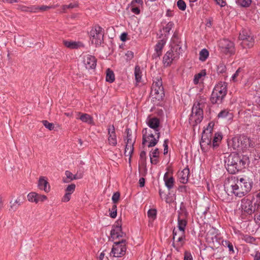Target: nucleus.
<instances>
[{
	"label": "nucleus",
	"instance_id": "57",
	"mask_svg": "<svg viewBox=\"0 0 260 260\" xmlns=\"http://www.w3.org/2000/svg\"><path fill=\"white\" fill-rule=\"evenodd\" d=\"M240 72V68H239L236 72V73L232 76L231 80L235 82L237 81L236 78L238 76Z\"/></svg>",
	"mask_w": 260,
	"mask_h": 260
},
{
	"label": "nucleus",
	"instance_id": "56",
	"mask_svg": "<svg viewBox=\"0 0 260 260\" xmlns=\"http://www.w3.org/2000/svg\"><path fill=\"white\" fill-rule=\"evenodd\" d=\"M51 8H52V7L50 6H44V5H43L41 6H39V12H44V11H47Z\"/></svg>",
	"mask_w": 260,
	"mask_h": 260
},
{
	"label": "nucleus",
	"instance_id": "59",
	"mask_svg": "<svg viewBox=\"0 0 260 260\" xmlns=\"http://www.w3.org/2000/svg\"><path fill=\"white\" fill-rule=\"evenodd\" d=\"M131 11L133 13L136 14H139L140 12V10L138 7L132 8Z\"/></svg>",
	"mask_w": 260,
	"mask_h": 260
},
{
	"label": "nucleus",
	"instance_id": "14",
	"mask_svg": "<svg viewBox=\"0 0 260 260\" xmlns=\"http://www.w3.org/2000/svg\"><path fill=\"white\" fill-rule=\"evenodd\" d=\"M214 123L213 122H210L208 123V125L206 129L203 132L202 137V141L201 142V146L202 147L204 145H209L211 143V139L208 138V134L211 137L213 127Z\"/></svg>",
	"mask_w": 260,
	"mask_h": 260
},
{
	"label": "nucleus",
	"instance_id": "1",
	"mask_svg": "<svg viewBox=\"0 0 260 260\" xmlns=\"http://www.w3.org/2000/svg\"><path fill=\"white\" fill-rule=\"evenodd\" d=\"M232 147L234 150L238 151H245L254 145V143L245 135H236L232 139Z\"/></svg>",
	"mask_w": 260,
	"mask_h": 260
},
{
	"label": "nucleus",
	"instance_id": "29",
	"mask_svg": "<svg viewBox=\"0 0 260 260\" xmlns=\"http://www.w3.org/2000/svg\"><path fill=\"white\" fill-rule=\"evenodd\" d=\"M78 115L79 116L77 118L80 119L82 122L88 124L93 123V119L89 114L79 113Z\"/></svg>",
	"mask_w": 260,
	"mask_h": 260
},
{
	"label": "nucleus",
	"instance_id": "7",
	"mask_svg": "<svg viewBox=\"0 0 260 260\" xmlns=\"http://www.w3.org/2000/svg\"><path fill=\"white\" fill-rule=\"evenodd\" d=\"M126 250V241L122 239L114 243L111 252L109 253L113 257H121L125 254Z\"/></svg>",
	"mask_w": 260,
	"mask_h": 260
},
{
	"label": "nucleus",
	"instance_id": "50",
	"mask_svg": "<svg viewBox=\"0 0 260 260\" xmlns=\"http://www.w3.org/2000/svg\"><path fill=\"white\" fill-rule=\"evenodd\" d=\"M243 239L248 243H253L255 239L253 237L250 236L249 235H245L244 236Z\"/></svg>",
	"mask_w": 260,
	"mask_h": 260
},
{
	"label": "nucleus",
	"instance_id": "64",
	"mask_svg": "<svg viewBox=\"0 0 260 260\" xmlns=\"http://www.w3.org/2000/svg\"><path fill=\"white\" fill-rule=\"evenodd\" d=\"M109 211L111 212L110 213V217L113 218H115L117 216V211H111L110 210Z\"/></svg>",
	"mask_w": 260,
	"mask_h": 260
},
{
	"label": "nucleus",
	"instance_id": "22",
	"mask_svg": "<svg viewBox=\"0 0 260 260\" xmlns=\"http://www.w3.org/2000/svg\"><path fill=\"white\" fill-rule=\"evenodd\" d=\"M124 235V234L122 232L120 226L116 225L114 226L111 231V236L113 240L119 239L120 237L122 238Z\"/></svg>",
	"mask_w": 260,
	"mask_h": 260
},
{
	"label": "nucleus",
	"instance_id": "12",
	"mask_svg": "<svg viewBox=\"0 0 260 260\" xmlns=\"http://www.w3.org/2000/svg\"><path fill=\"white\" fill-rule=\"evenodd\" d=\"M233 181L234 182L236 181V184H238V186H240V189L242 192H248L251 189V183L250 182L247 181V179L243 178H241L240 179L238 178L236 179L235 177L232 176L231 177H229V182H231V181Z\"/></svg>",
	"mask_w": 260,
	"mask_h": 260
},
{
	"label": "nucleus",
	"instance_id": "30",
	"mask_svg": "<svg viewBox=\"0 0 260 260\" xmlns=\"http://www.w3.org/2000/svg\"><path fill=\"white\" fill-rule=\"evenodd\" d=\"M177 240L173 244V247L177 250L179 251L180 248L183 246L184 244L185 237H181L176 238Z\"/></svg>",
	"mask_w": 260,
	"mask_h": 260
},
{
	"label": "nucleus",
	"instance_id": "5",
	"mask_svg": "<svg viewBox=\"0 0 260 260\" xmlns=\"http://www.w3.org/2000/svg\"><path fill=\"white\" fill-rule=\"evenodd\" d=\"M142 144L148 143V147H152L156 145L159 138V133L154 134L150 128H144L142 131Z\"/></svg>",
	"mask_w": 260,
	"mask_h": 260
},
{
	"label": "nucleus",
	"instance_id": "63",
	"mask_svg": "<svg viewBox=\"0 0 260 260\" xmlns=\"http://www.w3.org/2000/svg\"><path fill=\"white\" fill-rule=\"evenodd\" d=\"M126 38H127V34L126 33L123 32L120 36V40L122 41H123V42L125 41L126 40Z\"/></svg>",
	"mask_w": 260,
	"mask_h": 260
},
{
	"label": "nucleus",
	"instance_id": "10",
	"mask_svg": "<svg viewBox=\"0 0 260 260\" xmlns=\"http://www.w3.org/2000/svg\"><path fill=\"white\" fill-rule=\"evenodd\" d=\"M229 161L231 160V164H229V173L235 174L240 169L239 165L242 162L239 155L236 153H232L229 156Z\"/></svg>",
	"mask_w": 260,
	"mask_h": 260
},
{
	"label": "nucleus",
	"instance_id": "54",
	"mask_svg": "<svg viewBox=\"0 0 260 260\" xmlns=\"http://www.w3.org/2000/svg\"><path fill=\"white\" fill-rule=\"evenodd\" d=\"M125 55L127 60H131L134 57V53L131 51H127Z\"/></svg>",
	"mask_w": 260,
	"mask_h": 260
},
{
	"label": "nucleus",
	"instance_id": "8",
	"mask_svg": "<svg viewBox=\"0 0 260 260\" xmlns=\"http://www.w3.org/2000/svg\"><path fill=\"white\" fill-rule=\"evenodd\" d=\"M151 93L155 95V98L159 100L164 96V87L160 78L156 77L153 80L151 87Z\"/></svg>",
	"mask_w": 260,
	"mask_h": 260
},
{
	"label": "nucleus",
	"instance_id": "42",
	"mask_svg": "<svg viewBox=\"0 0 260 260\" xmlns=\"http://www.w3.org/2000/svg\"><path fill=\"white\" fill-rule=\"evenodd\" d=\"M174 26V23L173 22L170 21L167 24L165 27H164L163 30L165 32L169 33Z\"/></svg>",
	"mask_w": 260,
	"mask_h": 260
},
{
	"label": "nucleus",
	"instance_id": "35",
	"mask_svg": "<svg viewBox=\"0 0 260 260\" xmlns=\"http://www.w3.org/2000/svg\"><path fill=\"white\" fill-rule=\"evenodd\" d=\"M147 215L149 218V221H153L156 217V210L154 209H149L147 212Z\"/></svg>",
	"mask_w": 260,
	"mask_h": 260
},
{
	"label": "nucleus",
	"instance_id": "33",
	"mask_svg": "<svg viewBox=\"0 0 260 260\" xmlns=\"http://www.w3.org/2000/svg\"><path fill=\"white\" fill-rule=\"evenodd\" d=\"M209 52L206 49H202L199 53V59L202 61H205L209 56Z\"/></svg>",
	"mask_w": 260,
	"mask_h": 260
},
{
	"label": "nucleus",
	"instance_id": "24",
	"mask_svg": "<svg viewBox=\"0 0 260 260\" xmlns=\"http://www.w3.org/2000/svg\"><path fill=\"white\" fill-rule=\"evenodd\" d=\"M38 187L40 189L44 190L46 192L50 191V187L48 182L45 179V177H41L38 182Z\"/></svg>",
	"mask_w": 260,
	"mask_h": 260
},
{
	"label": "nucleus",
	"instance_id": "23",
	"mask_svg": "<svg viewBox=\"0 0 260 260\" xmlns=\"http://www.w3.org/2000/svg\"><path fill=\"white\" fill-rule=\"evenodd\" d=\"M189 175V170L188 168H185L178 173V179L179 181L183 184L188 182Z\"/></svg>",
	"mask_w": 260,
	"mask_h": 260
},
{
	"label": "nucleus",
	"instance_id": "26",
	"mask_svg": "<svg viewBox=\"0 0 260 260\" xmlns=\"http://www.w3.org/2000/svg\"><path fill=\"white\" fill-rule=\"evenodd\" d=\"M231 186L232 188V192L237 197L241 198L247 193V192H242L241 191V190L240 189V186L236 183L234 185L231 184Z\"/></svg>",
	"mask_w": 260,
	"mask_h": 260
},
{
	"label": "nucleus",
	"instance_id": "20",
	"mask_svg": "<svg viewBox=\"0 0 260 260\" xmlns=\"http://www.w3.org/2000/svg\"><path fill=\"white\" fill-rule=\"evenodd\" d=\"M164 181L168 189L169 190L172 189L175 183V179L173 177L172 173L171 172H166L164 176Z\"/></svg>",
	"mask_w": 260,
	"mask_h": 260
},
{
	"label": "nucleus",
	"instance_id": "46",
	"mask_svg": "<svg viewBox=\"0 0 260 260\" xmlns=\"http://www.w3.org/2000/svg\"><path fill=\"white\" fill-rule=\"evenodd\" d=\"M226 71V67L223 63H220L218 66L217 71L218 73H225Z\"/></svg>",
	"mask_w": 260,
	"mask_h": 260
},
{
	"label": "nucleus",
	"instance_id": "16",
	"mask_svg": "<svg viewBox=\"0 0 260 260\" xmlns=\"http://www.w3.org/2000/svg\"><path fill=\"white\" fill-rule=\"evenodd\" d=\"M252 201L248 198H244L241 201V209L248 214H251L256 210L252 204Z\"/></svg>",
	"mask_w": 260,
	"mask_h": 260
},
{
	"label": "nucleus",
	"instance_id": "34",
	"mask_svg": "<svg viewBox=\"0 0 260 260\" xmlns=\"http://www.w3.org/2000/svg\"><path fill=\"white\" fill-rule=\"evenodd\" d=\"M164 46V43L162 41H159L156 45L155 50L157 53V56H160L161 54V51Z\"/></svg>",
	"mask_w": 260,
	"mask_h": 260
},
{
	"label": "nucleus",
	"instance_id": "45",
	"mask_svg": "<svg viewBox=\"0 0 260 260\" xmlns=\"http://www.w3.org/2000/svg\"><path fill=\"white\" fill-rule=\"evenodd\" d=\"M75 187L76 185L74 184H72L68 185L66 189V192L71 194L75 191Z\"/></svg>",
	"mask_w": 260,
	"mask_h": 260
},
{
	"label": "nucleus",
	"instance_id": "44",
	"mask_svg": "<svg viewBox=\"0 0 260 260\" xmlns=\"http://www.w3.org/2000/svg\"><path fill=\"white\" fill-rule=\"evenodd\" d=\"M42 123L44 126L49 129L50 131H51L53 129L54 127V124L53 123H50L47 120H43Z\"/></svg>",
	"mask_w": 260,
	"mask_h": 260
},
{
	"label": "nucleus",
	"instance_id": "21",
	"mask_svg": "<svg viewBox=\"0 0 260 260\" xmlns=\"http://www.w3.org/2000/svg\"><path fill=\"white\" fill-rule=\"evenodd\" d=\"M147 123L152 132L154 134L159 133L158 129L159 120L158 118L155 117L149 118L147 120Z\"/></svg>",
	"mask_w": 260,
	"mask_h": 260
},
{
	"label": "nucleus",
	"instance_id": "15",
	"mask_svg": "<svg viewBox=\"0 0 260 260\" xmlns=\"http://www.w3.org/2000/svg\"><path fill=\"white\" fill-rule=\"evenodd\" d=\"M83 63L86 69H94L96 65L95 58L91 55L87 54L83 56Z\"/></svg>",
	"mask_w": 260,
	"mask_h": 260
},
{
	"label": "nucleus",
	"instance_id": "9",
	"mask_svg": "<svg viewBox=\"0 0 260 260\" xmlns=\"http://www.w3.org/2000/svg\"><path fill=\"white\" fill-rule=\"evenodd\" d=\"M239 39L241 41V45L244 48H250L254 45L253 36L246 30H243L240 33Z\"/></svg>",
	"mask_w": 260,
	"mask_h": 260
},
{
	"label": "nucleus",
	"instance_id": "58",
	"mask_svg": "<svg viewBox=\"0 0 260 260\" xmlns=\"http://www.w3.org/2000/svg\"><path fill=\"white\" fill-rule=\"evenodd\" d=\"M221 7H224L226 5L225 0H215Z\"/></svg>",
	"mask_w": 260,
	"mask_h": 260
},
{
	"label": "nucleus",
	"instance_id": "39",
	"mask_svg": "<svg viewBox=\"0 0 260 260\" xmlns=\"http://www.w3.org/2000/svg\"><path fill=\"white\" fill-rule=\"evenodd\" d=\"M253 200L255 201L254 207L257 210L260 207V191L256 194L255 198H253Z\"/></svg>",
	"mask_w": 260,
	"mask_h": 260
},
{
	"label": "nucleus",
	"instance_id": "31",
	"mask_svg": "<svg viewBox=\"0 0 260 260\" xmlns=\"http://www.w3.org/2000/svg\"><path fill=\"white\" fill-rule=\"evenodd\" d=\"M238 252V249L236 247L234 248L233 245L231 243H229V254L230 255V257H233L234 260H236V257Z\"/></svg>",
	"mask_w": 260,
	"mask_h": 260
},
{
	"label": "nucleus",
	"instance_id": "55",
	"mask_svg": "<svg viewBox=\"0 0 260 260\" xmlns=\"http://www.w3.org/2000/svg\"><path fill=\"white\" fill-rule=\"evenodd\" d=\"M71 194L66 192L62 199V201L63 202H67L69 201L71 198Z\"/></svg>",
	"mask_w": 260,
	"mask_h": 260
},
{
	"label": "nucleus",
	"instance_id": "38",
	"mask_svg": "<svg viewBox=\"0 0 260 260\" xmlns=\"http://www.w3.org/2000/svg\"><path fill=\"white\" fill-rule=\"evenodd\" d=\"M238 5L243 7H247L251 3V0H237Z\"/></svg>",
	"mask_w": 260,
	"mask_h": 260
},
{
	"label": "nucleus",
	"instance_id": "53",
	"mask_svg": "<svg viewBox=\"0 0 260 260\" xmlns=\"http://www.w3.org/2000/svg\"><path fill=\"white\" fill-rule=\"evenodd\" d=\"M184 260H193L192 256L190 252H184Z\"/></svg>",
	"mask_w": 260,
	"mask_h": 260
},
{
	"label": "nucleus",
	"instance_id": "2",
	"mask_svg": "<svg viewBox=\"0 0 260 260\" xmlns=\"http://www.w3.org/2000/svg\"><path fill=\"white\" fill-rule=\"evenodd\" d=\"M228 84L225 82H219L214 87L211 95L212 104L221 103L227 93Z\"/></svg>",
	"mask_w": 260,
	"mask_h": 260
},
{
	"label": "nucleus",
	"instance_id": "37",
	"mask_svg": "<svg viewBox=\"0 0 260 260\" xmlns=\"http://www.w3.org/2000/svg\"><path fill=\"white\" fill-rule=\"evenodd\" d=\"M229 55H232L235 54L236 52V49L235 47V43L233 41H229Z\"/></svg>",
	"mask_w": 260,
	"mask_h": 260
},
{
	"label": "nucleus",
	"instance_id": "6",
	"mask_svg": "<svg viewBox=\"0 0 260 260\" xmlns=\"http://www.w3.org/2000/svg\"><path fill=\"white\" fill-rule=\"evenodd\" d=\"M104 30L102 27L96 25L92 27L89 32L90 40L92 44L100 45L103 42Z\"/></svg>",
	"mask_w": 260,
	"mask_h": 260
},
{
	"label": "nucleus",
	"instance_id": "61",
	"mask_svg": "<svg viewBox=\"0 0 260 260\" xmlns=\"http://www.w3.org/2000/svg\"><path fill=\"white\" fill-rule=\"evenodd\" d=\"M140 157L141 159H142L144 160H145L146 158V152L144 151L141 152L140 154Z\"/></svg>",
	"mask_w": 260,
	"mask_h": 260
},
{
	"label": "nucleus",
	"instance_id": "13",
	"mask_svg": "<svg viewBox=\"0 0 260 260\" xmlns=\"http://www.w3.org/2000/svg\"><path fill=\"white\" fill-rule=\"evenodd\" d=\"M127 137L126 139V145L125 148L124 154L125 156H129V159H131V155L133 153L134 151V144L135 143V140L132 139V132L130 129L127 128L126 129Z\"/></svg>",
	"mask_w": 260,
	"mask_h": 260
},
{
	"label": "nucleus",
	"instance_id": "51",
	"mask_svg": "<svg viewBox=\"0 0 260 260\" xmlns=\"http://www.w3.org/2000/svg\"><path fill=\"white\" fill-rule=\"evenodd\" d=\"M29 12L32 13H38L39 12V6H31L29 7Z\"/></svg>",
	"mask_w": 260,
	"mask_h": 260
},
{
	"label": "nucleus",
	"instance_id": "3",
	"mask_svg": "<svg viewBox=\"0 0 260 260\" xmlns=\"http://www.w3.org/2000/svg\"><path fill=\"white\" fill-rule=\"evenodd\" d=\"M206 99L203 96H200L192 108L190 120L194 121L196 123L201 122L203 118V109L205 106Z\"/></svg>",
	"mask_w": 260,
	"mask_h": 260
},
{
	"label": "nucleus",
	"instance_id": "43",
	"mask_svg": "<svg viewBox=\"0 0 260 260\" xmlns=\"http://www.w3.org/2000/svg\"><path fill=\"white\" fill-rule=\"evenodd\" d=\"M177 5L178 8L182 11H184L186 9V4L183 0L178 1L177 2Z\"/></svg>",
	"mask_w": 260,
	"mask_h": 260
},
{
	"label": "nucleus",
	"instance_id": "17",
	"mask_svg": "<svg viewBox=\"0 0 260 260\" xmlns=\"http://www.w3.org/2000/svg\"><path fill=\"white\" fill-rule=\"evenodd\" d=\"M27 198L28 201L34 202L36 204L39 202H43L47 199V197L46 196L39 194L35 192L29 193Z\"/></svg>",
	"mask_w": 260,
	"mask_h": 260
},
{
	"label": "nucleus",
	"instance_id": "25",
	"mask_svg": "<svg viewBox=\"0 0 260 260\" xmlns=\"http://www.w3.org/2000/svg\"><path fill=\"white\" fill-rule=\"evenodd\" d=\"M159 156V151L158 148L152 150L149 152V157L152 164L156 165L158 162V157Z\"/></svg>",
	"mask_w": 260,
	"mask_h": 260
},
{
	"label": "nucleus",
	"instance_id": "27",
	"mask_svg": "<svg viewBox=\"0 0 260 260\" xmlns=\"http://www.w3.org/2000/svg\"><path fill=\"white\" fill-rule=\"evenodd\" d=\"M63 44L65 46L70 49H76L83 46V44L81 42L72 41H63Z\"/></svg>",
	"mask_w": 260,
	"mask_h": 260
},
{
	"label": "nucleus",
	"instance_id": "28",
	"mask_svg": "<svg viewBox=\"0 0 260 260\" xmlns=\"http://www.w3.org/2000/svg\"><path fill=\"white\" fill-rule=\"evenodd\" d=\"M134 74L136 84H138V83L141 82L142 71L139 66H136L135 68Z\"/></svg>",
	"mask_w": 260,
	"mask_h": 260
},
{
	"label": "nucleus",
	"instance_id": "60",
	"mask_svg": "<svg viewBox=\"0 0 260 260\" xmlns=\"http://www.w3.org/2000/svg\"><path fill=\"white\" fill-rule=\"evenodd\" d=\"M174 201V198L173 197H167L166 199V202L167 203H169V204L173 202Z\"/></svg>",
	"mask_w": 260,
	"mask_h": 260
},
{
	"label": "nucleus",
	"instance_id": "52",
	"mask_svg": "<svg viewBox=\"0 0 260 260\" xmlns=\"http://www.w3.org/2000/svg\"><path fill=\"white\" fill-rule=\"evenodd\" d=\"M10 210H13L14 211H16L19 207L18 205L17 204H16V203L14 201V202H13L12 201H10Z\"/></svg>",
	"mask_w": 260,
	"mask_h": 260
},
{
	"label": "nucleus",
	"instance_id": "19",
	"mask_svg": "<svg viewBox=\"0 0 260 260\" xmlns=\"http://www.w3.org/2000/svg\"><path fill=\"white\" fill-rule=\"evenodd\" d=\"M205 70H202L200 73L194 76L193 83L194 85H198L200 87H204V81L206 76Z\"/></svg>",
	"mask_w": 260,
	"mask_h": 260
},
{
	"label": "nucleus",
	"instance_id": "47",
	"mask_svg": "<svg viewBox=\"0 0 260 260\" xmlns=\"http://www.w3.org/2000/svg\"><path fill=\"white\" fill-rule=\"evenodd\" d=\"M65 175L67 177L70 179L71 180H75L79 178L76 176V175H73L71 172L69 171H66L65 172Z\"/></svg>",
	"mask_w": 260,
	"mask_h": 260
},
{
	"label": "nucleus",
	"instance_id": "41",
	"mask_svg": "<svg viewBox=\"0 0 260 260\" xmlns=\"http://www.w3.org/2000/svg\"><path fill=\"white\" fill-rule=\"evenodd\" d=\"M106 252H107L106 248H104L102 251L100 253L99 255L98 256L99 260H109L107 256H106Z\"/></svg>",
	"mask_w": 260,
	"mask_h": 260
},
{
	"label": "nucleus",
	"instance_id": "48",
	"mask_svg": "<svg viewBox=\"0 0 260 260\" xmlns=\"http://www.w3.org/2000/svg\"><path fill=\"white\" fill-rule=\"evenodd\" d=\"M120 198V193L118 192H115L112 198V201L114 203H116Z\"/></svg>",
	"mask_w": 260,
	"mask_h": 260
},
{
	"label": "nucleus",
	"instance_id": "49",
	"mask_svg": "<svg viewBox=\"0 0 260 260\" xmlns=\"http://www.w3.org/2000/svg\"><path fill=\"white\" fill-rule=\"evenodd\" d=\"M228 116V111L226 109L222 110L218 114V117L219 118H225Z\"/></svg>",
	"mask_w": 260,
	"mask_h": 260
},
{
	"label": "nucleus",
	"instance_id": "4",
	"mask_svg": "<svg viewBox=\"0 0 260 260\" xmlns=\"http://www.w3.org/2000/svg\"><path fill=\"white\" fill-rule=\"evenodd\" d=\"M183 49L181 45L175 44L173 45L170 50L168 51L163 57L164 63L166 66L170 65L173 61L178 60L180 55L182 53Z\"/></svg>",
	"mask_w": 260,
	"mask_h": 260
},
{
	"label": "nucleus",
	"instance_id": "32",
	"mask_svg": "<svg viewBox=\"0 0 260 260\" xmlns=\"http://www.w3.org/2000/svg\"><path fill=\"white\" fill-rule=\"evenodd\" d=\"M115 80V76L113 71L109 69L107 70L106 80L110 83H112Z\"/></svg>",
	"mask_w": 260,
	"mask_h": 260
},
{
	"label": "nucleus",
	"instance_id": "36",
	"mask_svg": "<svg viewBox=\"0 0 260 260\" xmlns=\"http://www.w3.org/2000/svg\"><path fill=\"white\" fill-rule=\"evenodd\" d=\"M173 240H175L176 238L177 237H185V231L184 230H179L178 232H177L175 229L173 230Z\"/></svg>",
	"mask_w": 260,
	"mask_h": 260
},
{
	"label": "nucleus",
	"instance_id": "62",
	"mask_svg": "<svg viewBox=\"0 0 260 260\" xmlns=\"http://www.w3.org/2000/svg\"><path fill=\"white\" fill-rule=\"evenodd\" d=\"M14 202L18 205L19 207L23 203V201L21 199L20 197H18Z\"/></svg>",
	"mask_w": 260,
	"mask_h": 260
},
{
	"label": "nucleus",
	"instance_id": "11",
	"mask_svg": "<svg viewBox=\"0 0 260 260\" xmlns=\"http://www.w3.org/2000/svg\"><path fill=\"white\" fill-rule=\"evenodd\" d=\"M188 213L184 208H180L178 212L177 227L178 230H184L187 223Z\"/></svg>",
	"mask_w": 260,
	"mask_h": 260
},
{
	"label": "nucleus",
	"instance_id": "40",
	"mask_svg": "<svg viewBox=\"0 0 260 260\" xmlns=\"http://www.w3.org/2000/svg\"><path fill=\"white\" fill-rule=\"evenodd\" d=\"M222 139V136L220 134H216L213 140V145L214 147L218 145V142Z\"/></svg>",
	"mask_w": 260,
	"mask_h": 260
},
{
	"label": "nucleus",
	"instance_id": "18",
	"mask_svg": "<svg viewBox=\"0 0 260 260\" xmlns=\"http://www.w3.org/2000/svg\"><path fill=\"white\" fill-rule=\"evenodd\" d=\"M108 142L109 145L115 146L117 144V137L115 127L113 125H110L108 127Z\"/></svg>",
	"mask_w": 260,
	"mask_h": 260
}]
</instances>
